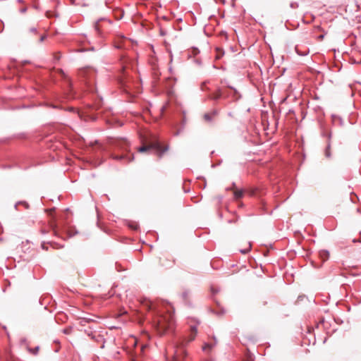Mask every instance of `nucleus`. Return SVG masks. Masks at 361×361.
Masks as SVG:
<instances>
[{
	"label": "nucleus",
	"instance_id": "obj_16",
	"mask_svg": "<svg viewBox=\"0 0 361 361\" xmlns=\"http://www.w3.org/2000/svg\"><path fill=\"white\" fill-rule=\"evenodd\" d=\"M39 350V347H36L34 349H30V351H31L34 355H37Z\"/></svg>",
	"mask_w": 361,
	"mask_h": 361
},
{
	"label": "nucleus",
	"instance_id": "obj_4",
	"mask_svg": "<svg viewBox=\"0 0 361 361\" xmlns=\"http://www.w3.org/2000/svg\"><path fill=\"white\" fill-rule=\"evenodd\" d=\"M224 92L220 87H217L216 92L211 93L208 97L209 99L213 101H218L220 98L223 97Z\"/></svg>",
	"mask_w": 361,
	"mask_h": 361
},
{
	"label": "nucleus",
	"instance_id": "obj_9",
	"mask_svg": "<svg viewBox=\"0 0 361 361\" xmlns=\"http://www.w3.org/2000/svg\"><path fill=\"white\" fill-rule=\"evenodd\" d=\"M244 191L243 190H238L234 192V197L238 200L243 196Z\"/></svg>",
	"mask_w": 361,
	"mask_h": 361
},
{
	"label": "nucleus",
	"instance_id": "obj_5",
	"mask_svg": "<svg viewBox=\"0 0 361 361\" xmlns=\"http://www.w3.org/2000/svg\"><path fill=\"white\" fill-rule=\"evenodd\" d=\"M214 343H205L202 346V350L207 351L211 350L217 343V340L215 336L213 337Z\"/></svg>",
	"mask_w": 361,
	"mask_h": 361
},
{
	"label": "nucleus",
	"instance_id": "obj_29",
	"mask_svg": "<svg viewBox=\"0 0 361 361\" xmlns=\"http://www.w3.org/2000/svg\"><path fill=\"white\" fill-rule=\"evenodd\" d=\"M328 137H329V139H330V137H331V134H329Z\"/></svg>",
	"mask_w": 361,
	"mask_h": 361
},
{
	"label": "nucleus",
	"instance_id": "obj_19",
	"mask_svg": "<svg viewBox=\"0 0 361 361\" xmlns=\"http://www.w3.org/2000/svg\"><path fill=\"white\" fill-rule=\"evenodd\" d=\"M223 97H225V98H227V97H231V95H230V94L226 93V92H224Z\"/></svg>",
	"mask_w": 361,
	"mask_h": 361
},
{
	"label": "nucleus",
	"instance_id": "obj_28",
	"mask_svg": "<svg viewBox=\"0 0 361 361\" xmlns=\"http://www.w3.org/2000/svg\"><path fill=\"white\" fill-rule=\"evenodd\" d=\"M324 254L328 256L329 255V252L327 251L324 252Z\"/></svg>",
	"mask_w": 361,
	"mask_h": 361
},
{
	"label": "nucleus",
	"instance_id": "obj_14",
	"mask_svg": "<svg viewBox=\"0 0 361 361\" xmlns=\"http://www.w3.org/2000/svg\"><path fill=\"white\" fill-rule=\"evenodd\" d=\"M129 227L133 230H137L138 228V224L136 222H133L129 224Z\"/></svg>",
	"mask_w": 361,
	"mask_h": 361
},
{
	"label": "nucleus",
	"instance_id": "obj_1",
	"mask_svg": "<svg viewBox=\"0 0 361 361\" xmlns=\"http://www.w3.org/2000/svg\"><path fill=\"white\" fill-rule=\"evenodd\" d=\"M197 326H190V333L187 338H180L179 340L170 344L166 350V359L167 361H183L187 355L185 346L187 344L194 341L197 336Z\"/></svg>",
	"mask_w": 361,
	"mask_h": 361
},
{
	"label": "nucleus",
	"instance_id": "obj_23",
	"mask_svg": "<svg viewBox=\"0 0 361 361\" xmlns=\"http://www.w3.org/2000/svg\"><path fill=\"white\" fill-rule=\"evenodd\" d=\"M36 30H36V28H35V27H32V28H30V32H36Z\"/></svg>",
	"mask_w": 361,
	"mask_h": 361
},
{
	"label": "nucleus",
	"instance_id": "obj_20",
	"mask_svg": "<svg viewBox=\"0 0 361 361\" xmlns=\"http://www.w3.org/2000/svg\"><path fill=\"white\" fill-rule=\"evenodd\" d=\"M206 84H207V82H203V83H202V89L203 90H206V87H205Z\"/></svg>",
	"mask_w": 361,
	"mask_h": 361
},
{
	"label": "nucleus",
	"instance_id": "obj_6",
	"mask_svg": "<svg viewBox=\"0 0 361 361\" xmlns=\"http://www.w3.org/2000/svg\"><path fill=\"white\" fill-rule=\"evenodd\" d=\"M114 159H117V160L126 159L127 162H130L133 159V155L115 156V157H114Z\"/></svg>",
	"mask_w": 361,
	"mask_h": 361
},
{
	"label": "nucleus",
	"instance_id": "obj_11",
	"mask_svg": "<svg viewBox=\"0 0 361 361\" xmlns=\"http://www.w3.org/2000/svg\"><path fill=\"white\" fill-rule=\"evenodd\" d=\"M20 204L23 205L27 209L29 207V204L26 202L20 201V202H18L17 203H16V204L14 206V207L16 210H18V206Z\"/></svg>",
	"mask_w": 361,
	"mask_h": 361
},
{
	"label": "nucleus",
	"instance_id": "obj_26",
	"mask_svg": "<svg viewBox=\"0 0 361 361\" xmlns=\"http://www.w3.org/2000/svg\"><path fill=\"white\" fill-rule=\"evenodd\" d=\"M95 29H96V30H98V23H97L95 24Z\"/></svg>",
	"mask_w": 361,
	"mask_h": 361
},
{
	"label": "nucleus",
	"instance_id": "obj_8",
	"mask_svg": "<svg viewBox=\"0 0 361 361\" xmlns=\"http://www.w3.org/2000/svg\"><path fill=\"white\" fill-rule=\"evenodd\" d=\"M324 154H325L326 157H327V158H330L331 156L330 141H329L327 143Z\"/></svg>",
	"mask_w": 361,
	"mask_h": 361
},
{
	"label": "nucleus",
	"instance_id": "obj_15",
	"mask_svg": "<svg viewBox=\"0 0 361 361\" xmlns=\"http://www.w3.org/2000/svg\"><path fill=\"white\" fill-rule=\"evenodd\" d=\"M250 249H251V244L249 243L247 248L243 249V250H240V252L241 253H243V254H246V253H247L250 250Z\"/></svg>",
	"mask_w": 361,
	"mask_h": 361
},
{
	"label": "nucleus",
	"instance_id": "obj_21",
	"mask_svg": "<svg viewBox=\"0 0 361 361\" xmlns=\"http://www.w3.org/2000/svg\"><path fill=\"white\" fill-rule=\"evenodd\" d=\"M45 38H46V36H45V35H42V36H41L40 39H39L40 42H43V41L44 40V39H45Z\"/></svg>",
	"mask_w": 361,
	"mask_h": 361
},
{
	"label": "nucleus",
	"instance_id": "obj_18",
	"mask_svg": "<svg viewBox=\"0 0 361 361\" xmlns=\"http://www.w3.org/2000/svg\"><path fill=\"white\" fill-rule=\"evenodd\" d=\"M296 51L297 53L299 54V55H301V56H305L307 55V53L305 52V53H302V52H299V51L298 50V49L296 48Z\"/></svg>",
	"mask_w": 361,
	"mask_h": 361
},
{
	"label": "nucleus",
	"instance_id": "obj_22",
	"mask_svg": "<svg viewBox=\"0 0 361 361\" xmlns=\"http://www.w3.org/2000/svg\"><path fill=\"white\" fill-rule=\"evenodd\" d=\"M187 296H188V293H187V292H184V293H183V298L184 299H185V298H187Z\"/></svg>",
	"mask_w": 361,
	"mask_h": 361
},
{
	"label": "nucleus",
	"instance_id": "obj_30",
	"mask_svg": "<svg viewBox=\"0 0 361 361\" xmlns=\"http://www.w3.org/2000/svg\"><path fill=\"white\" fill-rule=\"evenodd\" d=\"M204 361H212V360H205Z\"/></svg>",
	"mask_w": 361,
	"mask_h": 361
},
{
	"label": "nucleus",
	"instance_id": "obj_27",
	"mask_svg": "<svg viewBox=\"0 0 361 361\" xmlns=\"http://www.w3.org/2000/svg\"><path fill=\"white\" fill-rule=\"evenodd\" d=\"M153 308H154L153 305H152V304H151V306L149 307V309H150V310H152Z\"/></svg>",
	"mask_w": 361,
	"mask_h": 361
},
{
	"label": "nucleus",
	"instance_id": "obj_3",
	"mask_svg": "<svg viewBox=\"0 0 361 361\" xmlns=\"http://www.w3.org/2000/svg\"><path fill=\"white\" fill-rule=\"evenodd\" d=\"M169 149V146L168 145H166L164 147H162L159 140L156 139L152 141L149 145L141 146L140 147L138 148L137 150L139 152H145L150 149H154L159 158L161 159L164 153L167 152Z\"/></svg>",
	"mask_w": 361,
	"mask_h": 361
},
{
	"label": "nucleus",
	"instance_id": "obj_7",
	"mask_svg": "<svg viewBox=\"0 0 361 361\" xmlns=\"http://www.w3.org/2000/svg\"><path fill=\"white\" fill-rule=\"evenodd\" d=\"M217 111H214L212 114L207 113L204 115L205 121L209 122L212 120V118L217 114Z\"/></svg>",
	"mask_w": 361,
	"mask_h": 361
},
{
	"label": "nucleus",
	"instance_id": "obj_17",
	"mask_svg": "<svg viewBox=\"0 0 361 361\" xmlns=\"http://www.w3.org/2000/svg\"><path fill=\"white\" fill-rule=\"evenodd\" d=\"M87 70H82V71H80V74L83 76V77H86V73H87Z\"/></svg>",
	"mask_w": 361,
	"mask_h": 361
},
{
	"label": "nucleus",
	"instance_id": "obj_24",
	"mask_svg": "<svg viewBox=\"0 0 361 361\" xmlns=\"http://www.w3.org/2000/svg\"><path fill=\"white\" fill-rule=\"evenodd\" d=\"M26 11V8H23L20 10L21 13H25Z\"/></svg>",
	"mask_w": 361,
	"mask_h": 361
},
{
	"label": "nucleus",
	"instance_id": "obj_13",
	"mask_svg": "<svg viewBox=\"0 0 361 361\" xmlns=\"http://www.w3.org/2000/svg\"><path fill=\"white\" fill-rule=\"evenodd\" d=\"M216 50L217 52L216 58L220 59L224 55V52L220 48H216Z\"/></svg>",
	"mask_w": 361,
	"mask_h": 361
},
{
	"label": "nucleus",
	"instance_id": "obj_2",
	"mask_svg": "<svg viewBox=\"0 0 361 361\" xmlns=\"http://www.w3.org/2000/svg\"><path fill=\"white\" fill-rule=\"evenodd\" d=\"M153 326L161 334H165L168 330H172L174 326L175 320L173 315L168 312L166 314L157 315L153 318Z\"/></svg>",
	"mask_w": 361,
	"mask_h": 361
},
{
	"label": "nucleus",
	"instance_id": "obj_12",
	"mask_svg": "<svg viewBox=\"0 0 361 361\" xmlns=\"http://www.w3.org/2000/svg\"><path fill=\"white\" fill-rule=\"evenodd\" d=\"M124 76H125L124 70L122 69V75L121 76H119V81L121 84L127 85L126 82L125 81V79H124Z\"/></svg>",
	"mask_w": 361,
	"mask_h": 361
},
{
	"label": "nucleus",
	"instance_id": "obj_10",
	"mask_svg": "<svg viewBox=\"0 0 361 361\" xmlns=\"http://www.w3.org/2000/svg\"><path fill=\"white\" fill-rule=\"evenodd\" d=\"M229 88H231V90H233V93L232 94L233 99L238 100L240 97V96L238 94V92L235 88H233L232 87H229Z\"/></svg>",
	"mask_w": 361,
	"mask_h": 361
},
{
	"label": "nucleus",
	"instance_id": "obj_25",
	"mask_svg": "<svg viewBox=\"0 0 361 361\" xmlns=\"http://www.w3.org/2000/svg\"><path fill=\"white\" fill-rule=\"evenodd\" d=\"M42 247L43 249H47V248L45 247V245H44V243L42 245Z\"/></svg>",
	"mask_w": 361,
	"mask_h": 361
}]
</instances>
